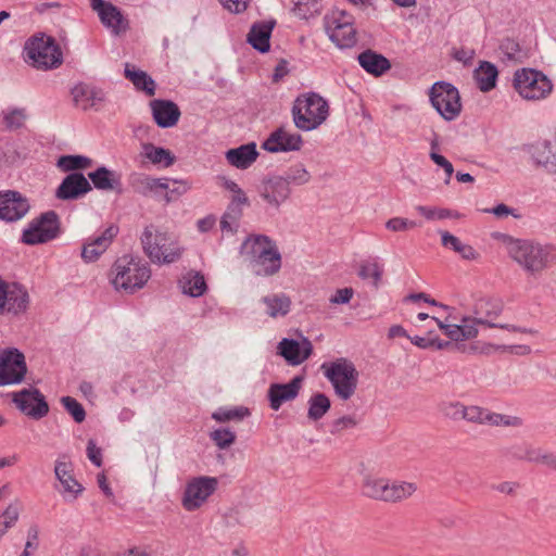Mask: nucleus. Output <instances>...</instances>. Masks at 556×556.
Here are the masks:
<instances>
[{
    "label": "nucleus",
    "instance_id": "nucleus-1",
    "mask_svg": "<svg viewBox=\"0 0 556 556\" xmlns=\"http://www.w3.org/2000/svg\"><path fill=\"white\" fill-rule=\"evenodd\" d=\"M509 258L527 275L538 279L556 265V245L535 239H519L506 233L497 237Z\"/></svg>",
    "mask_w": 556,
    "mask_h": 556
},
{
    "label": "nucleus",
    "instance_id": "nucleus-2",
    "mask_svg": "<svg viewBox=\"0 0 556 556\" xmlns=\"http://www.w3.org/2000/svg\"><path fill=\"white\" fill-rule=\"evenodd\" d=\"M148 262L137 255L125 254L117 257L110 271L111 282L117 291L134 294L142 289L151 278Z\"/></svg>",
    "mask_w": 556,
    "mask_h": 556
},
{
    "label": "nucleus",
    "instance_id": "nucleus-3",
    "mask_svg": "<svg viewBox=\"0 0 556 556\" xmlns=\"http://www.w3.org/2000/svg\"><path fill=\"white\" fill-rule=\"evenodd\" d=\"M252 273L261 277H271L279 273L282 257L276 242L266 235L251 233L245 237Z\"/></svg>",
    "mask_w": 556,
    "mask_h": 556
},
{
    "label": "nucleus",
    "instance_id": "nucleus-4",
    "mask_svg": "<svg viewBox=\"0 0 556 556\" xmlns=\"http://www.w3.org/2000/svg\"><path fill=\"white\" fill-rule=\"evenodd\" d=\"M362 494L374 501L400 503L412 497L417 484L403 480H391L383 477L366 475L362 480Z\"/></svg>",
    "mask_w": 556,
    "mask_h": 556
},
{
    "label": "nucleus",
    "instance_id": "nucleus-5",
    "mask_svg": "<svg viewBox=\"0 0 556 556\" xmlns=\"http://www.w3.org/2000/svg\"><path fill=\"white\" fill-rule=\"evenodd\" d=\"M144 254L155 264H172L179 261L184 253L176 239L153 225L147 226L140 238Z\"/></svg>",
    "mask_w": 556,
    "mask_h": 556
},
{
    "label": "nucleus",
    "instance_id": "nucleus-6",
    "mask_svg": "<svg viewBox=\"0 0 556 556\" xmlns=\"http://www.w3.org/2000/svg\"><path fill=\"white\" fill-rule=\"evenodd\" d=\"M329 116V104L316 92L299 96L292 106V117L296 128L311 131L318 128Z\"/></svg>",
    "mask_w": 556,
    "mask_h": 556
},
{
    "label": "nucleus",
    "instance_id": "nucleus-7",
    "mask_svg": "<svg viewBox=\"0 0 556 556\" xmlns=\"http://www.w3.org/2000/svg\"><path fill=\"white\" fill-rule=\"evenodd\" d=\"M24 59L37 70L49 71L62 65L63 52L53 37L41 34L25 42Z\"/></svg>",
    "mask_w": 556,
    "mask_h": 556
},
{
    "label": "nucleus",
    "instance_id": "nucleus-8",
    "mask_svg": "<svg viewBox=\"0 0 556 556\" xmlns=\"http://www.w3.org/2000/svg\"><path fill=\"white\" fill-rule=\"evenodd\" d=\"M321 370L340 400L348 401L355 394L358 383V371L351 361L338 358L329 364H323Z\"/></svg>",
    "mask_w": 556,
    "mask_h": 556
},
{
    "label": "nucleus",
    "instance_id": "nucleus-9",
    "mask_svg": "<svg viewBox=\"0 0 556 556\" xmlns=\"http://www.w3.org/2000/svg\"><path fill=\"white\" fill-rule=\"evenodd\" d=\"M324 25L330 40L339 48H351L356 43L354 16L345 10L332 9L325 15Z\"/></svg>",
    "mask_w": 556,
    "mask_h": 556
},
{
    "label": "nucleus",
    "instance_id": "nucleus-10",
    "mask_svg": "<svg viewBox=\"0 0 556 556\" xmlns=\"http://www.w3.org/2000/svg\"><path fill=\"white\" fill-rule=\"evenodd\" d=\"M514 88L528 101L545 99L553 90L552 81L540 71L521 68L515 72Z\"/></svg>",
    "mask_w": 556,
    "mask_h": 556
},
{
    "label": "nucleus",
    "instance_id": "nucleus-11",
    "mask_svg": "<svg viewBox=\"0 0 556 556\" xmlns=\"http://www.w3.org/2000/svg\"><path fill=\"white\" fill-rule=\"evenodd\" d=\"M432 106L445 121H454L462 112L458 89L450 83L437 81L429 90Z\"/></svg>",
    "mask_w": 556,
    "mask_h": 556
},
{
    "label": "nucleus",
    "instance_id": "nucleus-12",
    "mask_svg": "<svg viewBox=\"0 0 556 556\" xmlns=\"http://www.w3.org/2000/svg\"><path fill=\"white\" fill-rule=\"evenodd\" d=\"M503 307H504V305H503L502 300H500L497 298H491V296L479 298L473 304V308H472L473 315H472V317H470L471 323H473L475 327H477V325H482V326H486L490 328H502V329H507V330H513V331H520V332L529 333V334L536 333V330H534V329H527V328L521 329V328H518L515 326L500 325V324L494 323V320L503 312Z\"/></svg>",
    "mask_w": 556,
    "mask_h": 556
},
{
    "label": "nucleus",
    "instance_id": "nucleus-13",
    "mask_svg": "<svg viewBox=\"0 0 556 556\" xmlns=\"http://www.w3.org/2000/svg\"><path fill=\"white\" fill-rule=\"evenodd\" d=\"M59 233V218L55 212L50 211L35 218L23 231L22 241L34 245L48 242Z\"/></svg>",
    "mask_w": 556,
    "mask_h": 556
},
{
    "label": "nucleus",
    "instance_id": "nucleus-14",
    "mask_svg": "<svg viewBox=\"0 0 556 556\" xmlns=\"http://www.w3.org/2000/svg\"><path fill=\"white\" fill-rule=\"evenodd\" d=\"M255 191L266 206L275 211H278L291 194L290 187H287V182L280 178V175L264 177L255 186Z\"/></svg>",
    "mask_w": 556,
    "mask_h": 556
},
{
    "label": "nucleus",
    "instance_id": "nucleus-15",
    "mask_svg": "<svg viewBox=\"0 0 556 556\" xmlns=\"http://www.w3.org/2000/svg\"><path fill=\"white\" fill-rule=\"evenodd\" d=\"M217 479L211 477L193 478L186 485L182 506L192 511L200 508L217 489Z\"/></svg>",
    "mask_w": 556,
    "mask_h": 556
},
{
    "label": "nucleus",
    "instance_id": "nucleus-16",
    "mask_svg": "<svg viewBox=\"0 0 556 556\" xmlns=\"http://www.w3.org/2000/svg\"><path fill=\"white\" fill-rule=\"evenodd\" d=\"M27 371L25 357L16 349L4 351L0 356V386L21 382Z\"/></svg>",
    "mask_w": 556,
    "mask_h": 556
},
{
    "label": "nucleus",
    "instance_id": "nucleus-17",
    "mask_svg": "<svg viewBox=\"0 0 556 556\" xmlns=\"http://www.w3.org/2000/svg\"><path fill=\"white\" fill-rule=\"evenodd\" d=\"M118 232V226L111 224L101 232V235L87 239L83 244L81 258L87 263L98 261L113 243Z\"/></svg>",
    "mask_w": 556,
    "mask_h": 556
},
{
    "label": "nucleus",
    "instance_id": "nucleus-18",
    "mask_svg": "<svg viewBox=\"0 0 556 556\" xmlns=\"http://www.w3.org/2000/svg\"><path fill=\"white\" fill-rule=\"evenodd\" d=\"M13 402L26 415L40 419L49 412V405L38 389H24L13 394Z\"/></svg>",
    "mask_w": 556,
    "mask_h": 556
},
{
    "label": "nucleus",
    "instance_id": "nucleus-19",
    "mask_svg": "<svg viewBox=\"0 0 556 556\" xmlns=\"http://www.w3.org/2000/svg\"><path fill=\"white\" fill-rule=\"evenodd\" d=\"M220 179L223 180V186L233 192L232 201L222 217L220 228L223 232L235 233L240 227V219L242 215L243 201L241 198V189L236 182L228 180L225 177H222Z\"/></svg>",
    "mask_w": 556,
    "mask_h": 556
},
{
    "label": "nucleus",
    "instance_id": "nucleus-20",
    "mask_svg": "<svg viewBox=\"0 0 556 556\" xmlns=\"http://www.w3.org/2000/svg\"><path fill=\"white\" fill-rule=\"evenodd\" d=\"M29 210L28 200L20 192L7 190L0 192V218L7 222L21 219Z\"/></svg>",
    "mask_w": 556,
    "mask_h": 556
},
{
    "label": "nucleus",
    "instance_id": "nucleus-21",
    "mask_svg": "<svg viewBox=\"0 0 556 556\" xmlns=\"http://www.w3.org/2000/svg\"><path fill=\"white\" fill-rule=\"evenodd\" d=\"M302 136L296 132H290L280 127L273 131L263 142L262 148L268 152H290L299 151L302 148Z\"/></svg>",
    "mask_w": 556,
    "mask_h": 556
},
{
    "label": "nucleus",
    "instance_id": "nucleus-22",
    "mask_svg": "<svg viewBox=\"0 0 556 556\" xmlns=\"http://www.w3.org/2000/svg\"><path fill=\"white\" fill-rule=\"evenodd\" d=\"M28 293L21 287L9 285L0 277V313L18 314L27 308Z\"/></svg>",
    "mask_w": 556,
    "mask_h": 556
},
{
    "label": "nucleus",
    "instance_id": "nucleus-23",
    "mask_svg": "<svg viewBox=\"0 0 556 556\" xmlns=\"http://www.w3.org/2000/svg\"><path fill=\"white\" fill-rule=\"evenodd\" d=\"M91 7L98 11L101 22L115 34L127 30L128 21L123 16L117 7L103 0H91Z\"/></svg>",
    "mask_w": 556,
    "mask_h": 556
},
{
    "label": "nucleus",
    "instance_id": "nucleus-24",
    "mask_svg": "<svg viewBox=\"0 0 556 556\" xmlns=\"http://www.w3.org/2000/svg\"><path fill=\"white\" fill-rule=\"evenodd\" d=\"M302 377L296 376L288 383H273L268 389L270 408L278 410L286 402L294 400L300 392Z\"/></svg>",
    "mask_w": 556,
    "mask_h": 556
},
{
    "label": "nucleus",
    "instance_id": "nucleus-25",
    "mask_svg": "<svg viewBox=\"0 0 556 556\" xmlns=\"http://www.w3.org/2000/svg\"><path fill=\"white\" fill-rule=\"evenodd\" d=\"M154 122L159 127L169 128L175 126L181 115L178 105L170 100L155 99L150 102Z\"/></svg>",
    "mask_w": 556,
    "mask_h": 556
},
{
    "label": "nucleus",
    "instance_id": "nucleus-26",
    "mask_svg": "<svg viewBox=\"0 0 556 556\" xmlns=\"http://www.w3.org/2000/svg\"><path fill=\"white\" fill-rule=\"evenodd\" d=\"M91 185L81 173L68 174L56 189V197L61 200L77 199L91 190Z\"/></svg>",
    "mask_w": 556,
    "mask_h": 556
},
{
    "label": "nucleus",
    "instance_id": "nucleus-27",
    "mask_svg": "<svg viewBox=\"0 0 556 556\" xmlns=\"http://www.w3.org/2000/svg\"><path fill=\"white\" fill-rule=\"evenodd\" d=\"M278 349L279 354L290 365H300L311 356L313 345L307 339H304L301 343L293 339H282Z\"/></svg>",
    "mask_w": 556,
    "mask_h": 556
},
{
    "label": "nucleus",
    "instance_id": "nucleus-28",
    "mask_svg": "<svg viewBox=\"0 0 556 556\" xmlns=\"http://www.w3.org/2000/svg\"><path fill=\"white\" fill-rule=\"evenodd\" d=\"M275 27V21H263L254 23L247 36L245 41L261 53L268 52L270 49V36Z\"/></svg>",
    "mask_w": 556,
    "mask_h": 556
},
{
    "label": "nucleus",
    "instance_id": "nucleus-29",
    "mask_svg": "<svg viewBox=\"0 0 556 556\" xmlns=\"http://www.w3.org/2000/svg\"><path fill=\"white\" fill-rule=\"evenodd\" d=\"M167 179H159L152 177H144L137 181V191L142 195H149L151 193L161 194L166 203H169L175 199L174 193L179 195L182 191L178 189L169 190Z\"/></svg>",
    "mask_w": 556,
    "mask_h": 556
},
{
    "label": "nucleus",
    "instance_id": "nucleus-30",
    "mask_svg": "<svg viewBox=\"0 0 556 556\" xmlns=\"http://www.w3.org/2000/svg\"><path fill=\"white\" fill-rule=\"evenodd\" d=\"M438 327L453 341H464L475 338L478 334V329L471 323L470 317H463L462 324H446L433 317Z\"/></svg>",
    "mask_w": 556,
    "mask_h": 556
},
{
    "label": "nucleus",
    "instance_id": "nucleus-31",
    "mask_svg": "<svg viewBox=\"0 0 556 556\" xmlns=\"http://www.w3.org/2000/svg\"><path fill=\"white\" fill-rule=\"evenodd\" d=\"M54 472L64 491L74 498L84 491V486L74 477L73 464L71 462H56Z\"/></svg>",
    "mask_w": 556,
    "mask_h": 556
},
{
    "label": "nucleus",
    "instance_id": "nucleus-32",
    "mask_svg": "<svg viewBox=\"0 0 556 556\" xmlns=\"http://www.w3.org/2000/svg\"><path fill=\"white\" fill-rule=\"evenodd\" d=\"M124 76L131 81L138 91H143L149 97L155 94V81L146 72L137 70L134 65L126 63Z\"/></svg>",
    "mask_w": 556,
    "mask_h": 556
},
{
    "label": "nucleus",
    "instance_id": "nucleus-33",
    "mask_svg": "<svg viewBox=\"0 0 556 556\" xmlns=\"http://www.w3.org/2000/svg\"><path fill=\"white\" fill-rule=\"evenodd\" d=\"M359 65L369 74L380 76L390 70V61L372 50H366L358 55Z\"/></svg>",
    "mask_w": 556,
    "mask_h": 556
},
{
    "label": "nucleus",
    "instance_id": "nucleus-34",
    "mask_svg": "<svg viewBox=\"0 0 556 556\" xmlns=\"http://www.w3.org/2000/svg\"><path fill=\"white\" fill-rule=\"evenodd\" d=\"M532 157L549 173H556V141L539 142L533 147Z\"/></svg>",
    "mask_w": 556,
    "mask_h": 556
},
{
    "label": "nucleus",
    "instance_id": "nucleus-35",
    "mask_svg": "<svg viewBox=\"0 0 556 556\" xmlns=\"http://www.w3.org/2000/svg\"><path fill=\"white\" fill-rule=\"evenodd\" d=\"M440 235L442 245L458 253L463 258L472 261L479 256L471 245L463 243L457 237L448 231H440Z\"/></svg>",
    "mask_w": 556,
    "mask_h": 556
},
{
    "label": "nucleus",
    "instance_id": "nucleus-36",
    "mask_svg": "<svg viewBox=\"0 0 556 556\" xmlns=\"http://www.w3.org/2000/svg\"><path fill=\"white\" fill-rule=\"evenodd\" d=\"M262 301L266 305V313L274 318L286 316L291 308V300L285 293L267 295Z\"/></svg>",
    "mask_w": 556,
    "mask_h": 556
},
{
    "label": "nucleus",
    "instance_id": "nucleus-37",
    "mask_svg": "<svg viewBox=\"0 0 556 556\" xmlns=\"http://www.w3.org/2000/svg\"><path fill=\"white\" fill-rule=\"evenodd\" d=\"M497 68L490 62H482L475 72V78L479 89L488 92L495 87Z\"/></svg>",
    "mask_w": 556,
    "mask_h": 556
},
{
    "label": "nucleus",
    "instance_id": "nucleus-38",
    "mask_svg": "<svg viewBox=\"0 0 556 556\" xmlns=\"http://www.w3.org/2000/svg\"><path fill=\"white\" fill-rule=\"evenodd\" d=\"M331 402L324 393H315L308 400L307 417L313 421L321 419L330 409Z\"/></svg>",
    "mask_w": 556,
    "mask_h": 556
},
{
    "label": "nucleus",
    "instance_id": "nucleus-39",
    "mask_svg": "<svg viewBox=\"0 0 556 556\" xmlns=\"http://www.w3.org/2000/svg\"><path fill=\"white\" fill-rule=\"evenodd\" d=\"M182 289L191 296L202 295L207 289L204 276L199 271H189L184 277Z\"/></svg>",
    "mask_w": 556,
    "mask_h": 556
},
{
    "label": "nucleus",
    "instance_id": "nucleus-40",
    "mask_svg": "<svg viewBox=\"0 0 556 556\" xmlns=\"http://www.w3.org/2000/svg\"><path fill=\"white\" fill-rule=\"evenodd\" d=\"M144 156L153 164H161L164 167L173 165L175 156L167 149L155 147L152 143L143 144Z\"/></svg>",
    "mask_w": 556,
    "mask_h": 556
},
{
    "label": "nucleus",
    "instance_id": "nucleus-41",
    "mask_svg": "<svg viewBox=\"0 0 556 556\" xmlns=\"http://www.w3.org/2000/svg\"><path fill=\"white\" fill-rule=\"evenodd\" d=\"M505 454L511 459L534 463L538 458V448L528 443H516L507 447Z\"/></svg>",
    "mask_w": 556,
    "mask_h": 556
},
{
    "label": "nucleus",
    "instance_id": "nucleus-42",
    "mask_svg": "<svg viewBox=\"0 0 556 556\" xmlns=\"http://www.w3.org/2000/svg\"><path fill=\"white\" fill-rule=\"evenodd\" d=\"M382 274V265L377 258L364 261L359 265L358 276L364 280L371 278L376 288H378L381 282Z\"/></svg>",
    "mask_w": 556,
    "mask_h": 556
},
{
    "label": "nucleus",
    "instance_id": "nucleus-43",
    "mask_svg": "<svg viewBox=\"0 0 556 556\" xmlns=\"http://www.w3.org/2000/svg\"><path fill=\"white\" fill-rule=\"evenodd\" d=\"M280 178L287 182V187L290 185L302 186L311 180V174L303 164H294L283 175H280Z\"/></svg>",
    "mask_w": 556,
    "mask_h": 556
},
{
    "label": "nucleus",
    "instance_id": "nucleus-44",
    "mask_svg": "<svg viewBox=\"0 0 556 556\" xmlns=\"http://www.w3.org/2000/svg\"><path fill=\"white\" fill-rule=\"evenodd\" d=\"M88 177L93 186L100 190H112L115 184H118L113 177V173L105 167H99L94 172L89 173Z\"/></svg>",
    "mask_w": 556,
    "mask_h": 556
},
{
    "label": "nucleus",
    "instance_id": "nucleus-45",
    "mask_svg": "<svg viewBox=\"0 0 556 556\" xmlns=\"http://www.w3.org/2000/svg\"><path fill=\"white\" fill-rule=\"evenodd\" d=\"M92 165V161L83 155H62L58 160V166L62 172H73L77 169H85Z\"/></svg>",
    "mask_w": 556,
    "mask_h": 556
},
{
    "label": "nucleus",
    "instance_id": "nucleus-46",
    "mask_svg": "<svg viewBox=\"0 0 556 556\" xmlns=\"http://www.w3.org/2000/svg\"><path fill=\"white\" fill-rule=\"evenodd\" d=\"M489 415L490 409L485 407L479 405H466L463 420L469 424L484 426L488 425Z\"/></svg>",
    "mask_w": 556,
    "mask_h": 556
},
{
    "label": "nucleus",
    "instance_id": "nucleus-47",
    "mask_svg": "<svg viewBox=\"0 0 556 556\" xmlns=\"http://www.w3.org/2000/svg\"><path fill=\"white\" fill-rule=\"evenodd\" d=\"M292 11L298 17L307 20L319 13V0H295Z\"/></svg>",
    "mask_w": 556,
    "mask_h": 556
},
{
    "label": "nucleus",
    "instance_id": "nucleus-48",
    "mask_svg": "<svg viewBox=\"0 0 556 556\" xmlns=\"http://www.w3.org/2000/svg\"><path fill=\"white\" fill-rule=\"evenodd\" d=\"M522 425H523V420L518 416L500 414V413L490 410L488 426L519 428Z\"/></svg>",
    "mask_w": 556,
    "mask_h": 556
},
{
    "label": "nucleus",
    "instance_id": "nucleus-49",
    "mask_svg": "<svg viewBox=\"0 0 556 556\" xmlns=\"http://www.w3.org/2000/svg\"><path fill=\"white\" fill-rule=\"evenodd\" d=\"M466 405L459 401H445L439 405L440 413L452 421H459L464 419V412Z\"/></svg>",
    "mask_w": 556,
    "mask_h": 556
},
{
    "label": "nucleus",
    "instance_id": "nucleus-50",
    "mask_svg": "<svg viewBox=\"0 0 556 556\" xmlns=\"http://www.w3.org/2000/svg\"><path fill=\"white\" fill-rule=\"evenodd\" d=\"M73 99L79 108L87 110L93 105V92L92 90L83 84L75 86L72 90Z\"/></svg>",
    "mask_w": 556,
    "mask_h": 556
},
{
    "label": "nucleus",
    "instance_id": "nucleus-51",
    "mask_svg": "<svg viewBox=\"0 0 556 556\" xmlns=\"http://www.w3.org/2000/svg\"><path fill=\"white\" fill-rule=\"evenodd\" d=\"M358 425V419L353 415L339 417L331 421L330 433L332 435H342L346 430L354 429Z\"/></svg>",
    "mask_w": 556,
    "mask_h": 556
},
{
    "label": "nucleus",
    "instance_id": "nucleus-52",
    "mask_svg": "<svg viewBox=\"0 0 556 556\" xmlns=\"http://www.w3.org/2000/svg\"><path fill=\"white\" fill-rule=\"evenodd\" d=\"M25 111L22 109H13L3 113L2 123L8 130H16L25 123Z\"/></svg>",
    "mask_w": 556,
    "mask_h": 556
},
{
    "label": "nucleus",
    "instance_id": "nucleus-53",
    "mask_svg": "<svg viewBox=\"0 0 556 556\" xmlns=\"http://www.w3.org/2000/svg\"><path fill=\"white\" fill-rule=\"evenodd\" d=\"M61 402L66 409V412L73 417V419L80 424L86 418V410L83 405L72 396H63Z\"/></svg>",
    "mask_w": 556,
    "mask_h": 556
},
{
    "label": "nucleus",
    "instance_id": "nucleus-54",
    "mask_svg": "<svg viewBox=\"0 0 556 556\" xmlns=\"http://www.w3.org/2000/svg\"><path fill=\"white\" fill-rule=\"evenodd\" d=\"M419 226L416 222L403 217H392L386 223V228L393 232L406 231Z\"/></svg>",
    "mask_w": 556,
    "mask_h": 556
},
{
    "label": "nucleus",
    "instance_id": "nucleus-55",
    "mask_svg": "<svg viewBox=\"0 0 556 556\" xmlns=\"http://www.w3.org/2000/svg\"><path fill=\"white\" fill-rule=\"evenodd\" d=\"M211 439L218 447L224 448L235 441V434L227 429H217L211 433Z\"/></svg>",
    "mask_w": 556,
    "mask_h": 556
},
{
    "label": "nucleus",
    "instance_id": "nucleus-56",
    "mask_svg": "<svg viewBox=\"0 0 556 556\" xmlns=\"http://www.w3.org/2000/svg\"><path fill=\"white\" fill-rule=\"evenodd\" d=\"M430 159L440 167H442L446 174L445 182L448 184L450 179L454 173V167L452 163L444 157L443 155L439 154L438 152L430 153Z\"/></svg>",
    "mask_w": 556,
    "mask_h": 556
},
{
    "label": "nucleus",
    "instance_id": "nucleus-57",
    "mask_svg": "<svg viewBox=\"0 0 556 556\" xmlns=\"http://www.w3.org/2000/svg\"><path fill=\"white\" fill-rule=\"evenodd\" d=\"M354 295V290L352 288H342L338 289L334 294H332L329 299L331 304H346L349 303Z\"/></svg>",
    "mask_w": 556,
    "mask_h": 556
},
{
    "label": "nucleus",
    "instance_id": "nucleus-58",
    "mask_svg": "<svg viewBox=\"0 0 556 556\" xmlns=\"http://www.w3.org/2000/svg\"><path fill=\"white\" fill-rule=\"evenodd\" d=\"M87 455L90 462L97 467L102 466V450L96 445L93 440L88 441Z\"/></svg>",
    "mask_w": 556,
    "mask_h": 556
},
{
    "label": "nucleus",
    "instance_id": "nucleus-59",
    "mask_svg": "<svg viewBox=\"0 0 556 556\" xmlns=\"http://www.w3.org/2000/svg\"><path fill=\"white\" fill-rule=\"evenodd\" d=\"M228 162L238 168H243V144L231 149L226 154Z\"/></svg>",
    "mask_w": 556,
    "mask_h": 556
},
{
    "label": "nucleus",
    "instance_id": "nucleus-60",
    "mask_svg": "<svg viewBox=\"0 0 556 556\" xmlns=\"http://www.w3.org/2000/svg\"><path fill=\"white\" fill-rule=\"evenodd\" d=\"M535 464H544L547 467L556 470V455L553 453L544 452L538 448V458L534 460Z\"/></svg>",
    "mask_w": 556,
    "mask_h": 556
},
{
    "label": "nucleus",
    "instance_id": "nucleus-61",
    "mask_svg": "<svg viewBox=\"0 0 556 556\" xmlns=\"http://www.w3.org/2000/svg\"><path fill=\"white\" fill-rule=\"evenodd\" d=\"M407 300L409 301H413V302H416V301H424L430 305H433V306H439L443 309H448V306L447 305H444L442 303H439L438 301H435L434 299H432L429 294L427 293H424V292H419V293H412L407 296Z\"/></svg>",
    "mask_w": 556,
    "mask_h": 556
},
{
    "label": "nucleus",
    "instance_id": "nucleus-62",
    "mask_svg": "<svg viewBox=\"0 0 556 556\" xmlns=\"http://www.w3.org/2000/svg\"><path fill=\"white\" fill-rule=\"evenodd\" d=\"M243 410L241 408L235 409V410H218L213 414V418L217 421H226L230 420L235 417H242Z\"/></svg>",
    "mask_w": 556,
    "mask_h": 556
},
{
    "label": "nucleus",
    "instance_id": "nucleus-63",
    "mask_svg": "<svg viewBox=\"0 0 556 556\" xmlns=\"http://www.w3.org/2000/svg\"><path fill=\"white\" fill-rule=\"evenodd\" d=\"M37 540H38V529H37V527H33L29 530V538H28V541L26 542L25 549H24L22 556L30 555L29 549L37 547Z\"/></svg>",
    "mask_w": 556,
    "mask_h": 556
},
{
    "label": "nucleus",
    "instance_id": "nucleus-64",
    "mask_svg": "<svg viewBox=\"0 0 556 556\" xmlns=\"http://www.w3.org/2000/svg\"><path fill=\"white\" fill-rule=\"evenodd\" d=\"M4 522L8 528H10L17 519H18V509L13 505H9L5 511L3 513Z\"/></svg>",
    "mask_w": 556,
    "mask_h": 556
}]
</instances>
